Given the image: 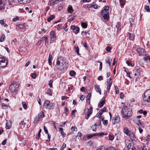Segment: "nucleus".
I'll list each match as a JSON object with an SVG mask.
<instances>
[{
  "instance_id": "f257e3e1",
  "label": "nucleus",
  "mask_w": 150,
  "mask_h": 150,
  "mask_svg": "<svg viewBox=\"0 0 150 150\" xmlns=\"http://www.w3.org/2000/svg\"><path fill=\"white\" fill-rule=\"evenodd\" d=\"M121 104L122 105L123 107L121 110L122 116L126 119H129L132 115L131 109L128 106V105H125L124 103H122Z\"/></svg>"
},
{
  "instance_id": "f03ea898",
  "label": "nucleus",
  "mask_w": 150,
  "mask_h": 150,
  "mask_svg": "<svg viewBox=\"0 0 150 150\" xmlns=\"http://www.w3.org/2000/svg\"><path fill=\"white\" fill-rule=\"evenodd\" d=\"M109 7L106 6L105 7L104 9L102 10L101 12V15L102 17V19L105 22H106L108 20L109 13Z\"/></svg>"
},
{
  "instance_id": "7ed1b4c3",
  "label": "nucleus",
  "mask_w": 150,
  "mask_h": 150,
  "mask_svg": "<svg viewBox=\"0 0 150 150\" xmlns=\"http://www.w3.org/2000/svg\"><path fill=\"white\" fill-rule=\"evenodd\" d=\"M66 63L65 61L62 57H60L57 59L56 67L58 69L62 71L64 68V65Z\"/></svg>"
},
{
  "instance_id": "20e7f679",
  "label": "nucleus",
  "mask_w": 150,
  "mask_h": 150,
  "mask_svg": "<svg viewBox=\"0 0 150 150\" xmlns=\"http://www.w3.org/2000/svg\"><path fill=\"white\" fill-rule=\"evenodd\" d=\"M19 86L18 83L14 81L10 85L9 88V90L12 93H16L18 91Z\"/></svg>"
},
{
  "instance_id": "39448f33",
  "label": "nucleus",
  "mask_w": 150,
  "mask_h": 150,
  "mask_svg": "<svg viewBox=\"0 0 150 150\" xmlns=\"http://www.w3.org/2000/svg\"><path fill=\"white\" fill-rule=\"evenodd\" d=\"M43 106L44 107L47 109H52L54 107V104L50 103L49 101L47 100L45 101Z\"/></svg>"
},
{
  "instance_id": "423d86ee",
  "label": "nucleus",
  "mask_w": 150,
  "mask_h": 150,
  "mask_svg": "<svg viewBox=\"0 0 150 150\" xmlns=\"http://www.w3.org/2000/svg\"><path fill=\"white\" fill-rule=\"evenodd\" d=\"M143 100L148 103H150V88L146 90L144 94Z\"/></svg>"
},
{
  "instance_id": "0eeeda50",
  "label": "nucleus",
  "mask_w": 150,
  "mask_h": 150,
  "mask_svg": "<svg viewBox=\"0 0 150 150\" xmlns=\"http://www.w3.org/2000/svg\"><path fill=\"white\" fill-rule=\"evenodd\" d=\"M93 112L92 108L90 107L89 108H87L84 110V114L85 115V117L88 119Z\"/></svg>"
},
{
  "instance_id": "6e6552de",
  "label": "nucleus",
  "mask_w": 150,
  "mask_h": 150,
  "mask_svg": "<svg viewBox=\"0 0 150 150\" xmlns=\"http://www.w3.org/2000/svg\"><path fill=\"white\" fill-rule=\"evenodd\" d=\"M8 61L3 57H0V67L4 68L8 64Z\"/></svg>"
},
{
  "instance_id": "1a4fd4ad",
  "label": "nucleus",
  "mask_w": 150,
  "mask_h": 150,
  "mask_svg": "<svg viewBox=\"0 0 150 150\" xmlns=\"http://www.w3.org/2000/svg\"><path fill=\"white\" fill-rule=\"evenodd\" d=\"M107 91L108 93H109L110 90V87L112 84V81L111 79L110 78L109 79H108L107 81Z\"/></svg>"
},
{
  "instance_id": "9d476101",
  "label": "nucleus",
  "mask_w": 150,
  "mask_h": 150,
  "mask_svg": "<svg viewBox=\"0 0 150 150\" xmlns=\"http://www.w3.org/2000/svg\"><path fill=\"white\" fill-rule=\"evenodd\" d=\"M140 71L139 69H136L135 70V72L134 73L135 77V81H138V79L140 76Z\"/></svg>"
},
{
  "instance_id": "9b49d317",
  "label": "nucleus",
  "mask_w": 150,
  "mask_h": 150,
  "mask_svg": "<svg viewBox=\"0 0 150 150\" xmlns=\"http://www.w3.org/2000/svg\"><path fill=\"white\" fill-rule=\"evenodd\" d=\"M120 118L119 116H117L113 118L112 123L113 125L117 124L120 122Z\"/></svg>"
},
{
  "instance_id": "f8f14e48",
  "label": "nucleus",
  "mask_w": 150,
  "mask_h": 150,
  "mask_svg": "<svg viewBox=\"0 0 150 150\" xmlns=\"http://www.w3.org/2000/svg\"><path fill=\"white\" fill-rule=\"evenodd\" d=\"M50 35L51 40L54 41L56 39V34L55 31H52L50 32Z\"/></svg>"
},
{
  "instance_id": "ddd939ff",
  "label": "nucleus",
  "mask_w": 150,
  "mask_h": 150,
  "mask_svg": "<svg viewBox=\"0 0 150 150\" xmlns=\"http://www.w3.org/2000/svg\"><path fill=\"white\" fill-rule=\"evenodd\" d=\"M31 0H18V3L21 4H25L29 3Z\"/></svg>"
},
{
  "instance_id": "4468645a",
  "label": "nucleus",
  "mask_w": 150,
  "mask_h": 150,
  "mask_svg": "<svg viewBox=\"0 0 150 150\" xmlns=\"http://www.w3.org/2000/svg\"><path fill=\"white\" fill-rule=\"evenodd\" d=\"M95 89L97 92L100 95H101V89L99 85H95Z\"/></svg>"
},
{
  "instance_id": "2eb2a0df",
  "label": "nucleus",
  "mask_w": 150,
  "mask_h": 150,
  "mask_svg": "<svg viewBox=\"0 0 150 150\" xmlns=\"http://www.w3.org/2000/svg\"><path fill=\"white\" fill-rule=\"evenodd\" d=\"M126 145L127 146V148L129 150V149H131L130 147L131 146V143L128 140H126L125 141Z\"/></svg>"
},
{
  "instance_id": "dca6fc26",
  "label": "nucleus",
  "mask_w": 150,
  "mask_h": 150,
  "mask_svg": "<svg viewBox=\"0 0 150 150\" xmlns=\"http://www.w3.org/2000/svg\"><path fill=\"white\" fill-rule=\"evenodd\" d=\"M136 52L139 55H142L144 53V50L142 48H138L136 50Z\"/></svg>"
},
{
  "instance_id": "f3484780",
  "label": "nucleus",
  "mask_w": 150,
  "mask_h": 150,
  "mask_svg": "<svg viewBox=\"0 0 150 150\" xmlns=\"http://www.w3.org/2000/svg\"><path fill=\"white\" fill-rule=\"evenodd\" d=\"M58 2L57 0H50L48 4V5L50 6H52L57 4Z\"/></svg>"
},
{
  "instance_id": "a211bd4d",
  "label": "nucleus",
  "mask_w": 150,
  "mask_h": 150,
  "mask_svg": "<svg viewBox=\"0 0 150 150\" xmlns=\"http://www.w3.org/2000/svg\"><path fill=\"white\" fill-rule=\"evenodd\" d=\"M123 132L126 135H128L129 133L131 132L128 129L125 127L124 128Z\"/></svg>"
},
{
  "instance_id": "6ab92c4d",
  "label": "nucleus",
  "mask_w": 150,
  "mask_h": 150,
  "mask_svg": "<svg viewBox=\"0 0 150 150\" xmlns=\"http://www.w3.org/2000/svg\"><path fill=\"white\" fill-rule=\"evenodd\" d=\"M112 59H110L109 57H106L105 58L106 62L110 66H111L110 63L112 61Z\"/></svg>"
},
{
  "instance_id": "aec40b11",
  "label": "nucleus",
  "mask_w": 150,
  "mask_h": 150,
  "mask_svg": "<svg viewBox=\"0 0 150 150\" xmlns=\"http://www.w3.org/2000/svg\"><path fill=\"white\" fill-rule=\"evenodd\" d=\"M128 136H129L131 138V139L132 140H135V137L134 135V134L131 132L129 133V134H128Z\"/></svg>"
},
{
  "instance_id": "412c9836",
  "label": "nucleus",
  "mask_w": 150,
  "mask_h": 150,
  "mask_svg": "<svg viewBox=\"0 0 150 150\" xmlns=\"http://www.w3.org/2000/svg\"><path fill=\"white\" fill-rule=\"evenodd\" d=\"M42 39L43 41H45V45H46V43H48V38L47 37L44 36L42 37Z\"/></svg>"
},
{
  "instance_id": "4be33fe9",
  "label": "nucleus",
  "mask_w": 150,
  "mask_h": 150,
  "mask_svg": "<svg viewBox=\"0 0 150 150\" xmlns=\"http://www.w3.org/2000/svg\"><path fill=\"white\" fill-rule=\"evenodd\" d=\"M137 125L139 126V127L143 128L145 126L144 124L143 123H141L139 120H138V123L137 124Z\"/></svg>"
},
{
  "instance_id": "5701e85b",
  "label": "nucleus",
  "mask_w": 150,
  "mask_h": 150,
  "mask_svg": "<svg viewBox=\"0 0 150 150\" xmlns=\"http://www.w3.org/2000/svg\"><path fill=\"white\" fill-rule=\"evenodd\" d=\"M67 10L68 12L70 13H72L73 11V10L72 7L71 5H69L67 8Z\"/></svg>"
},
{
  "instance_id": "b1692460",
  "label": "nucleus",
  "mask_w": 150,
  "mask_h": 150,
  "mask_svg": "<svg viewBox=\"0 0 150 150\" xmlns=\"http://www.w3.org/2000/svg\"><path fill=\"white\" fill-rule=\"evenodd\" d=\"M74 50L78 55H80V54L79 53V49L77 46L75 45L74 46Z\"/></svg>"
},
{
  "instance_id": "393cba45",
  "label": "nucleus",
  "mask_w": 150,
  "mask_h": 150,
  "mask_svg": "<svg viewBox=\"0 0 150 150\" xmlns=\"http://www.w3.org/2000/svg\"><path fill=\"white\" fill-rule=\"evenodd\" d=\"M40 117L39 115H38L36 116V117L35 118L33 122L34 123V124L36 123L39 122L40 120Z\"/></svg>"
},
{
  "instance_id": "a878e982",
  "label": "nucleus",
  "mask_w": 150,
  "mask_h": 150,
  "mask_svg": "<svg viewBox=\"0 0 150 150\" xmlns=\"http://www.w3.org/2000/svg\"><path fill=\"white\" fill-rule=\"evenodd\" d=\"M52 57L50 54L49 55V58H48V62L49 63V64L50 65H51L52 64Z\"/></svg>"
},
{
  "instance_id": "bb28decb",
  "label": "nucleus",
  "mask_w": 150,
  "mask_h": 150,
  "mask_svg": "<svg viewBox=\"0 0 150 150\" xmlns=\"http://www.w3.org/2000/svg\"><path fill=\"white\" fill-rule=\"evenodd\" d=\"M82 43H83V45L84 47L86 48V49L88 51H89L90 50L89 48V47L87 43L86 42H85L84 43L82 42Z\"/></svg>"
},
{
  "instance_id": "cd10ccee",
  "label": "nucleus",
  "mask_w": 150,
  "mask_h": 150,
  "mask_svg": "<svg viewBox=\"0 0 150 150\" xmlns=\"http://www.w3.org/2000/svg\"><path fill=\"white\" fill-rule=\"evenodd\" d=\"M97 126L98 125L97 124H95L92 126L91 128L93 131H95L96 130V128L97 127Z\"/></svg>"
},
{
  "instance_id": "c85d7f7f",
  "label": "nucleus",
  "mask_w": 150,
  "mask_h": 150,
  "mask_svg": "<svg viewBox=\"0 0 150 150\" xmlns=\"http://www.w3.org/2000/svg\"><path fill=\"white\" fill-rule=\"evenodd\" d=\"M4 4L3 3V1L2 0H0V9H2L4 8Z\"/></svg>"
},
{
  "instance_id": "c756f323",
  "label": "nucleus",
  "mask_w": 150,
  "mask_h": 150,
  "mask_svg": "<svg viewBox=\"0 0 150 150\" xmlns=\"http://www.w3.org/2000/svg\"><path fill=\"white\" fill-rule=\"evenodd\" d=\"M102 121L103 124L104 125L106 126L108 124V121L107 120H104L103 119V118L102 119Z\"/></svg>"
},
{
  "instance_id": "7c9ffc66",
  "label": "nucleus",
  "mask_w": 150,
  "mask_h": 150,
  "mask_svg": "<svg viewBox=\"0 0 150 150\" xmlns=\"http://www.w3.org/2000/svg\"><path fill=\"white\" fill-rule=\"evenodd\" d=\"M126 64L128 65L129 66H131L132 67H134V63H130L129 61H127L126 62Z\"/></svg>"
},
{
  "instance_id": "2f4dec72",
  "label": "nucleus",
  "mask_w": 150,
  "mask_h": 150,
  "mask_svg": "<svg viewBox=\"0 0 150 150\" xmlns=\"http://www.w3.org/2000/svg\"><path fill=\"white\" fill-rule=\"evenodd\" d=\"M5 38V36L4 35H2L0 38V42H3Z\"/></svg>"
},
{
  "instance_id": "473e14b6",
  "label": "nucleus",
  "mask_w": 150,
  "mask_h": 150,
  "mask_svg": "<svg viewBox=\"0 0 150 150\" xmlns=\"http://www.w3.org/2000/svg\"><path fill=\"white\" fill-rule=\"evenodd\" d=\"M99 136L101 137H103V136L104 135H107L108 134L107 133H105L104 132H102L100 133H99Z\"/></svg>"
},
{
  "instance_id": "72a5a7b5",
  "label": "nucleus",
  "mask_w": 150,
  "mask_h": 150,
  "mask_svg": "<svg viewBox=\"0 0 150 150\" xmlns=\"http://www.w3.org/2000/svg\"><path fill=\"white\" fill-rule=\"evenodd\" d=\"M81 25L83 28H86L87 27V25L85 23H82L81 24Z\"/></svg>"
},
{
  "instance_id": "f704fd0d",
  "label": "nucleus",
  "mask_w": 150,
  "mask_h": 150,
  "mask_svg": "<svg viewBox=\"0 0 150 150\" xmlns=\"http://www.w3.org/2000/svg\"><path fill=\"white\" fill-rule=\"evenodd\" d=\"M1 105L2 108L3 109H6L8 107H9V106H8L6 105H5L4 103L2 104Z\"/></svg>"
},
{
  "instance_id": "c9c22d12",
  "label": "nucleus",
  "mask_w": 150,
  "mask_h": 150,
  "mask_svg": "<svg viewBox=\"0 0 150 150\" xmlns=\"http://www.w3.org/2000/svg\"><path fill=\"white\" fill-rule=\"evenodd\" d=\"M17 26L19 28L21 29L25 27L24 24H19Z\"/></svg>"
},
{
  "instance_id": "e433bc0d",
  "label": "nucleus",
  "mask_w": 150,
  "mask_h": 150,
  "mask_svg": "<svg viewBox=\"0 0 150 150\" xmlns=\"http://www.w3.org/2000/svg\"><path fill=\"white\" fill-rule=\"evenodd\" d=\"M11 124V121L9 123L8 122H7L6 123V128L7 129H8L9 128V126Z\"/></svg>"
},
{
  "instance_id": "4c0bfd02",
  "label": "nucleus",
  "mask_w": 150,
  "mask_h": 150,
  "mask_svg": "<svg viewBox=\"0 0 150 150\" xmlns=\"http://www.w3.org/2000/svg\"><path fill=\"white\" fill-rule=\"evenodd\" d=\"M76 74V72L74 71H71L70 72V75L71 76H74Z\"/></svg>"
},
{
  "instance_id": "58836bf2",
  "label": "nucleus",
  "mask_w": 150,
  "mask_h": 150,
  "mask_svg": "<svg viewBox=\"0 0 150 150\" xmlns=\"http://www.w3.org/2000/svg\"><path fill=\"white\" fill-rule=\"evenodd\" d=\"M144 9L145 10H146L148 12H150V9H149V6H145Z\"/></svg>"
},
{
  "instance_id": "ea45409f",
  "label": "nucleus",
  "mask_w": 150,
  "mask_h": 150,
  "mask_svg": "<svg viewBox=\"0 0 150 150\" xmlns=\"http://www.w3.org/2000/svg\"><path fill=\"white\" fill-rule=\"evenodd\" d=\"M109 139L110 140H111V141H112V140L113 139H114V136L111 135V134H109Z\"/></svg>"
},
{
  "instance_id": "a19ab883",
  "label": "nucleus",
  "mask_w": 150,
  "mask_h": 150,
  "mask_svg": "<svg viewBox=\"0 0 150 150\" xmlns=\"http://www.w3.org/2000/svg\"><path fill=\"white\" fill-rule=\"evenodd\" d=\"M79 28L76 27V28L75 29V30H74V32L76 34H77L79 32Z\"/></svg>"
},
{
  "instance_id": "79ce46f5",
  "label": "nucleus",
  "mask_w": 150,
  "mask_h": 150,
  "mask_svg": "<svg viewBox=\"0 0 150 150\" xmlns=\"http://www.w3.org/2000/svg\"><path fill=\"white\" fill-rule=\"evenodd\" d=\"M105 150H117L115 148L113 147H110L106 148L105 149Z\"/></svg>"
},
{
  "instance_id": "37998d69",
  "label": "nucleus",
  "mask_w": 150,
  "mask_h": 150,
  "mask_svg": "<svg viewBox=\"0 0 150 150\" xmlns=\"http://www.w3.org/2000/svg\"><path fill=\"white\" fill-rule=\"evenodd\" d=\"M38 115H39L40 118H42L44 116V113L43 112H41Z\"/></svg>"
},
{
  "instance_id": "c03bdc74",
  "label": "nucleus",
  "mask_w": 150,
  "mask_h": 150,
  "mask_svg": "<svg viewBox=\"0 0 150 150\" xmlns=\"http://www.w3.org/2000/svg\"><path fill=\"white\" fill-rule=\"evenodd\" d=\"M120 1V5L122 6H124L125 5V3L124 2L125 0H121V1Z\"/></svg>"
},
{
  "instance_id": "a18cd8bd",
  "label": "nucleus",
  "mask_w": 150,
  "mask_h": 150,
  "mask_svg": "<svg viewBox=\"0 0 150 150\" xmlns=\"http://www.w3.org/2000/svg\"><path fill=\"white\" fill-rule=\"evenodd\" d=\"M54 17L53 16H51L49 18L47 19V21L48 22H50L53 19Z\"/></svg>"
},
{
  "instance_id": "49530a36",
  "label": "nucleus",
  "mask_w": 150,
  "mask_h": 150,
  "mask_svg": "<svg viewBox=\"0 0 150 150\" xmlns=\"http://www.w3.org/2000/svg\"><path fill=\"white\" fill-rule=\"evenodd\" d=\"M91 0H82L80 2V4H82L84 2H89Z\"/></svg>"
},
{
  "instance_id": "de8ad7c7",
  "label": "nucleus",
  "mask_w": 150,
  "mask_h": 150,
  "mask_svg": "<svg viewBox=\"0 0 150 150\" xmlns=\"http://www.w3.org/2000/svg\"><path fill=\"white\" fill-rule=\"evenodd\" d=\"M91 6L95 9H97L98 8V6H97L96 4H92Z\"/></svg>"
},
{
  "instance_id": "09e8293b",
  "label": "nucleus",
  "mask_w": 150,
  "mask_h": 150,
  "mask_svg": "<svg viewBox=\"0 0 150 150\" xmlns=\"http://www.w3.org/2000/svg\"><path fill=\"white\" fill-rule=\"evenodd\" d=\"M62 26V24H59L57 25V28L58 30H60L61 29V28Z\"/></svg>"
},
{
  "instance_id": "8fccbe9b",
  "label": "nucleus",
  "mask_w": 150,
  "mask_h": 150,
  "mask_svg": "<svg viewBox=\"0 0 150 150\" xmlns=\"http://www.w3.org/2000/svg\"><path fill=\"white\" fill-rule=\"evenodd\" d=\"M19 124L20 125H22L23 126V127H24L26 124V123L23 121H22L20 122Z\"/></svg>"
},
{
  "instance_id": "3c124183",
  "label": "nucleus",
  "mask_w": 150,
  "mask_h": 150,
  "mask_svg": "<svg viewBox=\"0 0 150 150\" xmlns=\"http://www.w3.org/2000/svg\"><path fill=\"white\" fill-rule=\"evenodd\" d=\"M52 80H50L49 82L48 85L50 87H52Z\"/></svg>"
},
{
  "instance_id": "603ef678",
  "label": "nucleus",
  "mask_w": 150,
  "mask_h": 150,
  "mask_svg": "<svg viewBox=\"0 0 150 150\" xmlns=\"http://www.w3.org/2000/svg\"><path fill=\"white\" fill-rule=\"evenodd\" d=\"M52 90L51 89L49 88L48 89L47 93L50 95V96L52 95Z\"/></svg>"
},
{
  "instance_id": "864d4df0",
  "label": "nucleus",
  "mask_w": 150,
  "mask_h": 150,
  "mask_svg": "<svg viewBox=\"0 0 150 150\" xmlns=\"http://www.w3.org/2000/svg\"><path fill=\"white\" fill-rule=\"evenodd\" d=\"M104 101L103 100H102L101 101H100L99 103V105L101 107H102L104 105Z\"/></svg>"
},
{
  "instance_id": "5fc2aeb1",
  "label": "nucleus",
  "mask_w": 150,
  "mask_h": 150,
  "mask_svg": "<svg viewBox=\"0 0 150 150\" xmlns=\"http://www.w3.org/2000/svg\"><path fill=\"white\" fill-rule=\"evenodd\" d=\"M22 104L23 108L24 109H26L27 107V105H26L25 103L24 102H23L22 103Z\"/></svg>"
},
{
  "instance_id": "6e6d98bb",
  "label": "nucleus",
  "mask_w": 150,
  "mask_h": 150,
  "mask_svg": "<svg viewBox=\"0 0 150 150\" xmlns=\"http://www.w3.org/2000/svg\"><path fill=\"white\" fill-rule=\"evenodd\" d=\"M71 130L74 131H77V129L76 127H71Z\"/></svg>"
},
{
  "instance_id": "4d7b16f0",
  "label": "nucleus",
  "mask_w": 150,
  "mask_h": 150,
  "mask_svg": "<svg viewBox=\"0 0 150 150\" xmlns=\"http://www.w3.org/2000/svg\"><path fill=\"white\" fill-rule=\"evenodd\" d=\"M91 93H89L88 94V95L87 96V99L88 100H90V98H91Z\"/></svg>"
},
{
  "instance_id": "13d9d810",
  "label": "nucleus",
  "mask_w": 150,
  "mask_h": 150,
  "mask_svg": "<svg viewBox=\"0 0 150 150\" xmlns=\"http://www.w3.org/2000/svg\"><path fill=\"white\" fill-rule=\"evenodd\" d=\"M105 49L107 51L109 52L111 50V48L110 47L108 46L106 47Z\"/></svg>"
},
{
  "instance_id": "bf43d9fd",
  "label": "nucleus",
  "mask_w": 150,
  "mask_h": 150,
  "mask_svg": "<svg viewBox=\"0 0 150 150\" xmlns=\"http://www.w3.org/2000/svg\"><path fill=\"white\" fill-rule=\"evenodd\" d=\"M76 110H73L72 111V116H74V117H75V113H76Z\"/></svg>"
},
{
  "instance_id": "052dcab7",
  "label": "nucleus",
  "mask_w": 150,
  "mask_h": 150,
  "mask_svg": "<svg viewBox=\"0 0 150 150\" xmlns=\"http://www.w3.org/2000/svg\"><path fill=\"white\" fill-rule=\"evenodd\" d=\"M43 41L42 39V38H41L40 40L38 41V42L37 43V45H39L41 43L42 41Z\"/></svg>"
},
{
  "instance_id": "680f3d73",
  "label": "nucleus",
  "mask_w": 150,
  "mask_h": 150,
  "mask_svg": "<svg viewBox=\"0 0 150 150\" xmlns=\"http://www.w3.org/2000/svg\"><path fill=\"white\" fill-rule=\"evenodd\" d=\"M19 19V18L18 17H16L14 18L13 19L12 21L14 22H15L16 21L18 20Z\"/></svg>"
},
{
  "instance_id": "e2e57ef3",
  "label": "nucleus",
  "mask_w": 150,
  "mask_h": 150,
  "mask_svg": "<svg viewBox=\"0 0 150 150\" xmlns=\"http://www.w3.org/2000/svg\"><path fill=\"white\" fill-rule=\"evenodd\" d=\"M31 77L33 79H35L36 77V75L35 73H33Z\"/></svg>"
},
{
  "instance_id": "0e129e2a",
  "label": "nucleus",
  "mask_w": 150,
  "mask_h": 150,
  "mask_svg": "<svg viewBox=\"0 0 150 150\" xmlns=\"http://www.w3.org/2000/svg\"><path fill=\"white\" fill-rule=\"evenodd\" d=\"M101 110L103 112H107L108 111V110L105 108H103L101 109Z\"/></svg>"
},
{
  "instance_id": "69168bd1",
  "label": "nucleus",
  "mask_w": 150,
  "mask_h": 150,
  "mask_svg": "<svg viewBox=\"0 0 150 150\" xmlns=\"http://www.w3.org/2000/svg\"><path fill=\"white\" fill-rule=\"evenodd\" d=\"M84 98L85 96L83 95H81L80 97V99L82 101L84 100Z\"/></svg>"
},
{
  "instance_id": "338daca9",
  "label": "nucleus",
  "mask_w": 150,
  "mask_h": 150,
  "mask_svg": "<svg viewBox=\"0 0 150 150\" xmlns=\"http://www.w3.org/2000/svg\"><path fill=\"white\" fill-rule=\"evenodd\" d=\"M44 129L45 131V133L46 134H48V132L47 130V129L46 128V127L45 126H44Z\"/></svg>"
},
{
  "instance_id": "774afa93",
  "label": "nucleus",
  "mask_w": 150,
  "mask_h": 150,
  "mask_svg": "<svg viewBox=\"0 0 150 150\" xmlns=\"http://www.w3.org/2000/svg\"><path fill=\"white\" fill-rule=\"evenodd\" d=\"M37 100L38 102V103L40 105H41V99L40 98L38 97L37 98Z\"/></svg>"
}]
</instances>
